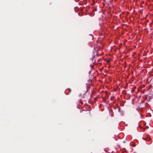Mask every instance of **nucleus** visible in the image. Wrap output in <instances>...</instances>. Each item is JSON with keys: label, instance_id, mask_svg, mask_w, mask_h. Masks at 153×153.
<instances>
[{"label": "nucleus", "instance_id": "4", "mask_svg": "<svg viewBox=\"0 0 153 153\" xmlns=\"http://www.w3.org/2000/svg\"><path fill=\"white\" fill-rule=\"evenodd\" d=\"M69 90L70 92H71V90L70 89H69Z\"/></svg>", "mask_w": 153, "mask_h": 153}, {"label": "nucleus", "instance_id": "1", "mask_svg": "<svg viewBox=\"0 0 153 153\" xmlns=\"http://www.w3.org/2000/svg\"><path fill=\"white\" fill-rule=\"evenodd\" d=\"M102 53H99V52H98V53H97V56L100 55H101Z\"/></svg>", "mask_w": 153, "mask_h": 153}, {"label": "nucleus", "instance_id": "5", "mask_svg": "<svg viewBox=\"0 0 153 153\" xmlns=\"http://www.w3.org/2000/svg\"><path fill=\"white\" fill-rule=\"evenodd\" d=\"M108 62H109V61H110V60H108Z\"/></svg>", "mask_w": 153, "mask_h": 153}, {"label": "nucleus", "instance_id": "3", "mask_svg": "<svg viewBox=\"0 0 153 153\" xmlns=\"http://www.w3.org/2000/svg\"><path fill=\"white\" fill-rule=\"evenodd\" d=\"M89 90V88H87V91H88Z\"/></svg>", "mask_w": 153, "mask_h": 153}, {"label": "nucleus", "instance_id": "2", "mask_svg": "<svg viewBox=\"0 0 153 153\" xmlns=\"http://www.w3.org/2000/svg\"><path fill=\"white\" fill-rule=\"evenodd\" d=\"M90 66L91 67V68H93L94 67H93V65H90Z\"/></svg>", "mask_w": 153, "mask_h": 153}]
</instances>
